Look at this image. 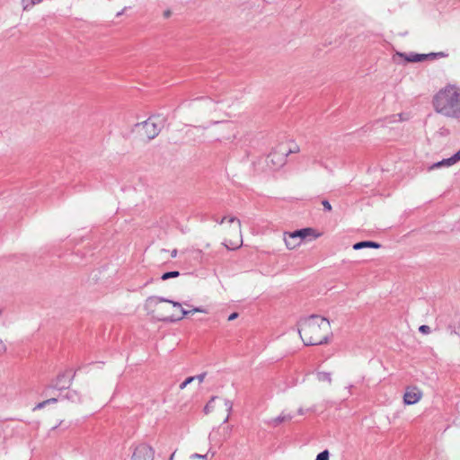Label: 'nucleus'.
I'll return each instance as SVG.
<instances>
[{
  "mask_svg": "<svg viewBox=\"0 0 460 460\" xmlns=\"http://www.w3.org/2000/svg\"><path fill=\"white\" fill-rule=\"evenodd\" d=\"M232 409L233 402L223 396H213L206 404L205 414L211 422L218 425L208 435L210 442L222 443L230 437L231 427L222 424L228 422Z\"/></svg>",
  "mask_w": 460,
  "mask_h": 460,
  "instance_id": "f257e3e1",
  "label": "nucleus"
},
{
  "mask_svg": "<svg viewBox=\"0 0 460 460\" xmlns=\"http://www.w3.org/2000/svg\"><path fill=\"white\" fill-rule=\"evenodd\" d=\"M300 339L305 346L328 344L332 337L330 321L319 314L301 319L297 323Z\"/></svg>",
  "mask_w": 460,
  "mask_h": 460,
  "instance_id": "f03ea898",
  "label": "nucleus"
},
{
  "mask_svg": "<svg viewBox=\"0 0 460 460\" xmlns=\"http://www.w3.org/2000/svg\"><path fill=\"white\" fill-rule=\"evenodd\" d=\"M146 306L158 319L168 322L180 321L190 314L207 313L206 309L201 307L185 310L181 303L156 296L147 298Z\"/></svg>",
  "mask_w": 460,
  "mask_h": 460,
  "instance_id": "7ed1b4c3",
  "label": "nucleus"
},
{
  "mask_svg": "<svg viewBox=\"0 0 460 460\" xmlns=\"http://www.w3.org/2000/svg\"><path fill=\"white\" fill-rule=\"evenodd\" d=\"M433 107L438 113L447 117H460V88L448 84L440 89L433 98Z\"/></svg>",
  "mask_w": 460,
  "mask_h": 460,
  "instance_id": "20e7f679",
  "label": "nucleus"
},
{
  "mask_svg": "<svg viewBox=\"0 0 460 460\" xmlns=\"http://www.w3.org/2000/svg\"><path fill=\"white\" fill-rule=\"evenodd\" d=\"M223 245L228 250H237L243 244L241 221L234 216L224 217L220 221Z\"/></svg>",
  "mask_w": 460,
  "mask_h": 460,
  "instance_id": "39448f33",
  "label": "nucleus"
},
{
  "mask_svg": "<svg viewBox=\"0 0 460 460\" xmlns=\"http://www.w3.org/2000/svg\"><path fill=\"white\" fill-rule=\"evenodd\" d=\"M299 151V146L294 141L279 143L269 154L267 164L274 170L279 169L286 164L287 157L290 154H297Z\"/></svg>",
  "mask_w": 460,
  "mask_h": 460,
  "instance_id": "423d86ee",
  "label": "nucleus"
},
{
  "mask_svg": "<svg viewBox=\"0 0 460 460\" xmlns=\"http://www.w3.org/2000/svg\"><path fill=\"white\" fill-rule=\"evenodd\" d=\"M322 235L312 227H305L293 232L283 233V242L288 251L299 248L304 240L307 238L317 239Z\"/></svg>",
  "mask_w": 460,
  "mask_h": 460,
  "instance_id": "0eeeda50",
  "label": "nucleus"
},
{
  "mask_svg": "<svg viewBox=\"0 0 460 460\" xmlns=\"http://www.w3.org/2000/svg\"><path fill=\"white\" fill-rule=\"evenodd\" d=\"M155 450L146 443H139L130 447L128 460H154Z\"/></svg>",
  "mask_w": 460,
  "mask_h": 460,
  "instance_id": "6e6552de",
  "label": "nucleus"
},
{
  "mask_svg": "<svg viewBox=\"0 0 460 460\" xmlns=\"http://www.w3.org/2000/svg\"><path fill=\"white\" fill-rule=\"evenodd\" d=\"M237 135V126L232 121L222 123L217 129V137L219 141L233 142Z\"/></svg>",
  "mask_w": 460,
  "mask_h": 460,
  "instance_id": "1a4fd4ad",
  "label": "nucleus"
},
{
  "mask_svg": "<svg viewBox=\"0 0 460 460\" xmlns=\"http://www.w3.org/2000/svg\"><path fill=\"white\" fill-rule=\"evenodd\" d=\"M423 391L417 385H409L405 387L402 402L406 406L419 403L423 398Z\"/></svg>",
  "mask_w": 460,
  "mask_h": 460,
  "instance_id": "9d476101",
  "label": "nucleus"
},
{
  "mask_svg": "<svg viewBox=\"0 0 460 460\" xmlns=\"http://www.w3.org/2000/svg\"><path fill=\"white\" fill-rule=\"evenodd\" d=\"M160 132V128L156 122L147 119L140 125V134L148 140L155 138Z\"/></svg>",
  "mask_w": 460,
  "mask_h": 460,
  "instance_id": "9b49d317",
  "label": "nucleus"
},
{
  "mask_svg": "<svg viewBox=\"0 0 460 460\" xmlns=\"http://www.w3.org/2000/svg\"><path fill=\"white\" fill-rule=\"evenodd\" d=\"M206 376L207 374L206 373H202V374H199V375H197V376H190L188 378H186L181 385H180V389L181 390H183L184 388H186V386L190 384H196L197 385H200L205 378H206Z\"/></svg>",
  "mask_w": 460,
  "mask_h": 460,
  "instance_id": "f8f14e48",
  "label": "nucleus"
},
{
  "mask_svg": "<svg viewBox=\"0 0 460 460\" xmlns=\"http://www.w3.org/2000/svg\"><path fill=\"white\" fill-rule=\"evenodd\" d=\"M401 57L404 58V59L408 62H420L425 60L429 56H434V54L424 55V54H400Z\"/></svg>",
  "mask_w": 460,
  "mask_h": 460,
  "instance_id": "ddd939ff",
  "label": "nucleus"
},
{
  "mask_svg": "<svg viewBox=\"0 0 460 460\" xmlns=\"http://www.w3.org/2000/svg\"><path fill=\"white\" fill-rule=\"evenodd\" d=\"M380 244L371 241H364L357 243L353 245V249L359 250L362 248H379Z\"/></svg>",
  "mask_w": 460,
  "mask_h": 460,
  "instance_id": "4468645a",
  "label": "nucleus"
},
{
  "mask_svg": "<svg viewBox=\"0 0 460 460\" xmlns=\"http://www.w3.org/2000/svg\"><path fill=\"white\" fill-rule=\"evenodd\" d=\"M387 119L389 120V122L406 121L409 119V114L403 112L397 113L390 116L389 118H387Z\"/></svg>",
  "mask_w": 460,
  "mask_h": 460,
  "instance_id": "2eb2a0df",
  "label": "nucleus"
},
{
  "mask_svg": "<svg viewBox=\"0 0 460 460\" xmlns=\"http://www.w3.org/2000/svg\"><path fill=\"white\" fill-rule=\"evenodd\" d=\"M42 0H22L23 11H30L35 4L41 3Z\"/></svg>",
  "mask_w": 460,
  "mask_h": 460,
  "instance_id": "dca6fc26",
  "label": "nucleus"
},
{
  "mask_svg": "<svg viewBox=\"0 0 460 460\" xmlns=\"http://www.w3.org/2000/svg\"><path fill=\"white\" fill-rule=\"evenodd\" d=\"M180 460H207V455L191 454L190 456H183Z\"/></svg>",
  "mask_w": 460,
  "mask_h": 460,
  "instance_id": "f3484780",
  "label": "nucleus"
},
{
  "mask_svg": "<svg viewBox=\"0 0 460 460\" xmlns=\"http://www.w3.org/2000/svg\"><path fill=\"white\" fill-rule=\"evenodd\" d=\"M457 162L456 158L455 157V155L451 156L450 158H447V159H444L442 160L441 162L438 163L436 164V166H451L453 164H455Z\"/></svg>",
  "mask_w": 460,
  "mask_h": 460,
  "instance_id": "a211bd4d",
  "label": "nucleus"
},
{
  "mask_svg": "<svg viewBox=\"0 0 460 460\" xmlns=\"http://www.w3.org/2000/svg\"><path fill=\"white\" fill-rule=\"evenodd\" d=\"M180 275V272L179 271H169V272H165L163 274L162 276V279L163 280H166L170 278H176Z\"/></svg>",
  "mask_w": 460,
  "mask_h": 460,
  "instance_id": "6ab92c4d",
  "label": "nucleus"
},
{
  "mask_svg": "<svg viewBox=\"0 0 460 460\" xmlns=\"http://www.w3.org/2000/svg\"><path fill=\"white\" fill-rule=\"evenodd\" d=\"M50 402H57V399L55 398H51V399H49V400H46V401H43L40 403H38L35 407V409H41L43 408L45 405L50 403Z\"/></svg>",
  "mask_w": 460,
  "mask_h": 460,
  "instance_id": "aec40b11",
  "label": "nucleus"
},
{
  "mask_svg": "<svg viewBox=\"0 0 460 460\" xmlns=\"http://www.w3.org/2000/svg\"><path fill=\"white\" fill-rule=\"evenodd\" d=\"M315 460H329V452L327 450L321 452Z\"/></svg>",
  "mask_w": 460,
  "mask_h": 460,
  "instance_id": "412c9836",
  "label": "nucleus"
},
{
  "mask_svg": "<svg viewBox=\"0 0 460 460\" xmlns=\"http://www.w3.org/2000/svg\"><path fill=\"white\" fill-rule=\"evenodd\" d=\"M449 328L451 329V334L460 335V323L456 326L450 325Z\"/></svg>",
  "mask_w": 460,
  "mask_h": 460,
  "instance_id": "4be33fe9",
  "label": "nucleus"
},
{
  "mask_svg": "<svg viewBox=\"0 0 460 460\" xmlns=\"http://www.w3.org/2000/svg\"><path fill=\"white\" fill-rule=\"evenodd\" d=\"M419 331L421 333L428 334V333L430 332V328L428 325H421V326L419 327Z\"/></svg>",
  "mask_w": 460,
  "mask_h": 460,
  "instance_id": "5701e85b",
  "label": "nucleus"
},
{
  "mask_svg": "<svg viewBox=\"0 0 460 460\" xmlns=\"http://www.w3.org/2000/svg\"><path fill=\"white\" fill-rule=\"evenodd\" d=\"M322 205L323 206L325 210L332 211V208L328 200H323Z\"/></svg>",
  "mask_w": 460,
  "mask_h": 460,
  "instance_id": "b1692460",
  "label": "nucleus"
},
{
  "mask_svg": "<svg viewBox=\"0 0 460 460\" xmlns=\"http://www.w3.org/2000/svg\"><path fill=\"white\" fill-rule=\"evenodd\" d=\"M237 317H238V314H237V313H233V314H231L228 316V321H234V320H235Z\"/></svg>",
  "mask_w": 460,
  "mask_h": 460,
  "instance_id": "393cba45",
  "label": "nucleus"
},
{
  "mask_svg": "<svg viewBox=\"0 0 460 460\" xmlns=\"http://www.w3.org/2000/svg\"><path fill=\"white\" fill-rule=\"evenodd\" d=\"M5 351V345L4 341L0 339V354Z\"/></svg>",
  "mask_w": 460,
  "mask_h": 460,
  "instance_id": "a878e982",
  "label": "nucleus"
},
{
  "mask_svg": "<svg viewBox=\"0 0 460 460\" xmlns=\"http://www.w3.org/2000/svg\"><path fill=\"white\" fill-rule=\"evenodd\" d=\"M177 256V250L176 249H173L172 252H171V257L172 258H175Z\"/></svg>",
  "mask_w": 460,
  "mask_h": 460,
  "instance_id": "bb28decb",
  "label": "nucleus"
},
{
  "mask_svg": "<svg viewBox=\"0 0 460 460\" xmlns=\"http://www.w3.org/2000/svg\"><path fill=\"white\" fill-rule=\"evenodd\" d=\"M454 155H455V157L456 158V160L458 162L460 160V150L456 154H455Z\"/></svg>",
  "mask_w": 460,
  "mask_h": 460,
  "instance_id": "cd10ccee",
  "label": "nucleus"
},
{
  "mask_svg": "<svg viewBox=\"0 0 460 460\" xmlns=\"http://www.w3.org/2000/svg\"><path fill=\"white\" fill-rule=\"evenodd\" d=\"M174 456H175V452L173 454H172L170 460H173Z\"/></svg>",
  "mask_w": 460,
  "mask_h": 460,
  "instance_id": "c85d7f7f",
  "label": "nucleus"
},
{
  "mask_svg": "<svg viewBox=\"0 0 460 460\" xmlns=\"http://www.w3.org/2000/svg\"><path fill=\"white\" fill-rule=\"evenodd\" d=\"M169 14H170V13H169V12H167V13H165V14H164V15H165V16H169Z\"/></svg>",
  "mask_w": 460,
  "mask_h": 460,
  "instance_id": "c756f323",
  "label": "nucleus"
}]
</instances>
